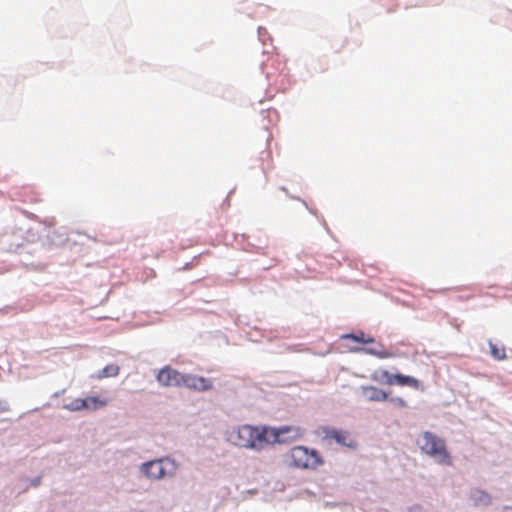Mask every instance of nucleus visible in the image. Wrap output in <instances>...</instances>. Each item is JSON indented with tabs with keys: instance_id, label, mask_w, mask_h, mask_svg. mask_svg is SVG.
Masks as SVG:
<instances>
[{
	"instance_id": "obj_12",
	"label": "nucleus",
	"mask_w": 512,
	"mask_h": 512,
	"mask_svg": "<svg viewBox=\"0 0 512 512\" xmlns=\"http://www.w3.org/2000/svg\"><path fill=\"white\" fill-rule=\"evenodd\" d=\"M120 368L116 364H109L105 366L100 373L97 375V378H108V377H116L119 374Z\"/></svg>"
},
{
	"instance_id": "obj_2",
	"label": "nucleus",
	"mask_w": 512,
	"mask_h": 512,
	"mask_svg": "<svg viewBox=\"0 0 512 512\" xmlns=\"http://www.w3.org/2000/svg\"><path fill=\"white\" fill-rule=\"evenodd\" d=\"M417 443L423 453L431 456L439 464L448 466L452 464L445 441L435 434L426 431L420 435Z\"/></svg>"
},
{
	"instance_id": "obj_15",
	"label": "nucleus",
	"mask_w": 512,
	"mask_h": 512,
	"mask_svg": "<svg viewBox=\"0 0 512 512\" xmlns=\"http://www.w3.org/2000/svg\"><path fill=\"white\" fill-rule=\"evenodd\" d=\"M64 408L69 411L85 410V408H86L85 401H84V399L77 398V399H74L71 402L65 404Z\"/></svg>"
},
{
	"instance_id": "obj_18",
	"label": "nucleus",
	"mask_w": 512,
	"mask_h": 512,
	"mask_svg": "<svg viewBox=\"0 0 512 512\" xmlns=\"http://www.w3.org/2000/svg\"><path fill=\"white\" fill-rule=\"evenodd\" d=\"M378 355L380 358H388L392 356L390 353L387 352L379 353Z\"/></svg>"
},
{
	"instance_id": "obj_8",
	"label": "nucleus",
	"mask_w": 512,
	"mask_h": 512,
	"mask_svg": "<svg viewBox=\"0 0 512 512\" xmlns=\"http://www.w3.org/2000/svg\"><path fill=\"white\" fill-rule=\"evenodd\" d=\"M184 380V374L170 366L163 367L157 374V381L164 387H181Z\"/></svg>"
},
{
	"instance_id": "obj_10",
	"label": "nucleus",
	"mask_w": 512,
	"mask_h": 512,
	"mask_svg": "<svg viewBox=\"0 0 512 512\" xmlns=\"http://www.w3.org/2000/svg\"><path fill=\"white\" fill-rule=\"evenodd\" d=\"M361 394L366 401L384 402L388 400V393L375 386H363Z\"/></svg>"
},
{
	"instance_id": "obj_11",
	"label": "nucleus",
	"mask_w": 512,
	"mask_h": 512,
	"mask_svg": "<svg viewBox=\"0 0 512 512\" xmlns=\"http://www.w3.org/2000/svg\"><path fill=\"white\" fill-rule=\"evenodd\" d=\"M85 410H97L107 405V400L100 399L97 396L84 398Z\"/></svg>"
},
{
	"instance_id": "obj_1",
	"label": "nucleus",
	"mask_w": 512,
	"mask_h": 512,
	"mask_svg": "<svg viewBox=\"0 0 512 512\" xmlns=\"http://www.w3.org/2000/svg\"><path fill=\"white\" fill-rule=\"evenodd\" d=\"M272 435L271 426L243 424L231 434V440L241 448L261 451L270 446Z\"/></svg>"
},
{
	"instance_id": "obj_9",
	"label": "nucleus",
	"mask_w": 512,
	"mask_h": 512,
	"mask_svg": "<svg viewBox=\"0 0 512 512\" xmlns=\"http://www.w3.org/2000/svg\"><path fill=\"white\" fill-rule=\"evenodd\" d=\"M182 386H185L189 389L202 392L212 389L213 384L212 381L202 377L191 374H184V380Z\"/></svg>"
},
{
	"instance_id": "obj_14",
	"label": "nucleus",
	"mask_w": 512,
	"mask_h": 512,
	"mask_svg": "<svg viewBox=\"0 0 512 512\" xmlns=\"http://www.w3.org/2000/svg\"><path fill=\"white\" fill-rule=\"evenodd\" d=\"M473 500L475 504L488 505L491 503V496L484 491L476 490L473 493Z\"/></svg>"
},
{
	"instance_id": "obj_3",
	"label": "nucleus",
	"mask_w": 512,
	"mask_h": 512,
	"mask_svg": "<svg viewBox=\"0 0 512 512\" xmlns=\"http://www.w3.org/2000/svg\"><path fill=\"white\" fill-rule=\"evenodd\" d=\"M291 465L299 469H317L323 464L319 453L305 446H295L289 452Z\"/></svg>"
},
{
	"instance_id": "obj_17",
	"label": "nucleus",
	"mask_w": 512,
	"mask_h": 512,
	"mask_svg": "<svg viewBox=\"0 0 512 512\" xmlns=\"http://www.w3.org/2000/svg\"><path fill=\"white\" fill-rule=\"evenodd\" d=\"M345 337L347 338H353L354 340L358 341V342H361V343H372L373 342V338H365V335L363 332H361L360 334L358 335H346Z\"/></svg>"
},
{
	"instance_id": "obj_7",
	"label": "nucleus",
	"mask_w": 512,
	"mask_h": 512,
	"mask_svg": "<svg viewBox=\"0 0 512 512\" xmlns=\"http://www.w3.org/2000/svg\"><path fill=\"white\" fill-rule=\"evenodd\" d=\"M324 440L335 441L341 446L355 449L357 447V441L353 435L346 430L336 429L332 427L321 428Z\"/></svg>"
},
{
	"instance_id": "obj_6",
	"label": "nucleus",
	"mask_w": 512,
	"mask_h": 512,
	"mask_svg": "<svg viewBox=\"0 0 512 512\" xmlns=\"http://www.w3.org/2000/svg\"><path fill=\"white\" fill-rule=\"evenodd\" d=\"M273 435L270 438V446L277 443H290L304 436V430L299 426L272 427Z\"/></svg>"
},
{
	"instance_id": "obj_13",
	"label": "nucleus",
	"mask_w": 512,
	"mask_h": 512,
	"mask_svg": "<svg viewBox=\"0 0 512 512\" xmlns=\"http://www.w3.org/2000/svg\"><path fill=\"white\" fill-rule=\"evenodd\" d=\"M491 356L496 360H504L506 358V350L504 346H498L489 342Z\"/></svg>"
},
{
	"instance_id": "obj_16",
	"label": "nucleus",
	"mask_w": 512,
	"mask_h": 512,
	"mask_svg": "<svg viewBox=\"0 0 512 512\" xmlns=\"http://www.w3.org/2000/svg\"><path fill=\"white\" fill-rule=\"evenodd\" d=\"M393 406L397 407V408H406L407 407V402L406 400H404L402 397H392V398H388V400Z\"/></svg>"
},
{
	"instance_id": "obj_4",
	"label": "nucleus",
	"mask_w": 512,
	"mask_h": 512,
	"mask_svg": "<svg viewBox=\"0 0 512 512\" xmlns=\"http://www.w3.org/2000/svg\"><path fill=\"white\" fill-rule=\"evenodd\" d=\"M142 471L148 478L159 480L174 476L177 471V464L174 460L166 457L145 462L142 465Z\"/></svg>"
},
{
	"instance_id": "obj_5",
	"label": "nucleus",
	"mask_w": 512,
	"mask_h": 512,
	"mask_svg": "<svg viewBox=\"0 0 512 512\" xmlns=\"http://www.w3.org/2000/svg\"><path fill=\"white\" fill-rule=\"evenodd\" d=\"M374 380H378L380 382L386 383L387 385H398V386H408L415 390H421L422 384L420 380L415 377L403 375L400 373L391 374L387 370L378 371L374 376Z\"/></svg>"
}]
</instances>
